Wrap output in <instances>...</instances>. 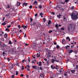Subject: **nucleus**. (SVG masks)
I'll use <instances>...</instances> for the list:
<instances>
[{"label": "nucleus", "instance_id": "nucleus-57", "mask_svg": "<svg viewBox=\"0 0 78 78\" xmlns=\"http://www.w3.org/2000/svg\"><path fill=\"white\" fill-rule=\"evenodd\" d=\"M69 37H66V39H69Z\"/></svg>", "mask_w": 78, "mask_h": 78}, {"label": "nucleus", "instance_id": "nucleus-62", "mask_svg": "<svg viewBox=\"0 0 78 78\" xmlns=\"http://www.w3.org/2000/svg\"><path fill=\"white\" fill-rule=\"evenodd\" d=\"M62 72V71L61 70V69H60V71H59V72Z\"/></svg>", "mask_w": 78, "mask_h": 78}, {"label": "nucleus", "instance_id": "nucleus-27", "mask_svg": "<svg viewBox=\"0 0 78 78\" xmlns=\"http://www.w3.org/2000/svg\"><path fill=\"white\" fill-rule=\"evenodd\" d=\"M24 69V67L23 66H22V69L21 70H23Z\"/></svg>", "mask_w": 78, "mask_h": 78}, {"label": "nucleus", "instance_id": "nucleus-34", "mask_svg": "<svg viewBox=\"0 0 78 78\" xmlns=\"http://www.w3.org/2000/svg\"><path fill=\"white\" fill-rule=\"evenodd\" d=\"M55 61L56 62H59V60H57V59L56 60H55Z\"/></svg>", "mask_w": 78, "mask_h": 78}, {"label": "nucleus", "instance_id": "nucleus-38", "mask_svg": "<svg viewBox=\"0 0 78 78\" xmlns=\"http://www.w3.org/2000/svg\"><path fill=\"white\" fill-rule=\"evenodd\" d=\"M77 52V51H74V53H75V54H76Z\"/></svg>", "mask_w": 78, "mask_h": 78}, {"label": "nucleus", "instance_id": "nucleus-35", "mask_svg": "<svg viewBox=\"0 0 78 78\" xmlns=\"http://www.w3.org/2000/svg\"><path fill=\"white\" fill-rule=\"evenodd\" d=\"M44 61H47V59H46L45 58H44Z\"/></svg>", "mask_w": 78, "mask_h": 78}, {"label": "nucleus", "instance_id": "nucleus-40", "mask_svg": "<svg viewBox=\"0 0 78 78\" xmlns=\"http://www.w3.org/2000/svg\"><path fill=\"white\" fill-rule=\"evenodd\" d=\"M7 6H7V8H9V7H9V5H7Z\"/></svg>", "mask_w": 78, "mask_h": 78}, {"label": "nucleus", "instance_id": "nucleus-13", "mask_svg": "<svg viewBox=\"0 0 78 78\" xmlns=\"http://www.w3.org/2000/svg\"><path fill=\"white\" fill-rule=\"evenodd\" d=\"M3 55L4 56H5V55H7L5 52H3Z\"/></svg>", "mask_w": 78, "mask_h": 78}, {"label": "nucleus", "instance_id": "nucleus-37", "mask_svg": "<svg viewBox=\"0 0 78 78\" xmlns=\"http://www.w3.org/2000/svg\"><path fill=\"white\" fill-rule=\"evenodd\" d=\"M51 14H53V15H55V12H51Z\"/></svg>", "mask_w": 78, "mask_h": 78}, {"label": "nucleus", "instance_id": "nucleus-33", "mask_svg": "<svg viewBox=\"0 0 78 78\" xmlns=\"http://www.w3.org/2000/svg\"><path fill=\"white\" fill-rule=\"evenodd\" d=\"M35 17H37V14H36L34 15Z\"/></svg>", "mask_w": 78, "mask_h": 78}, {"label": "nucleus", "instance_id": "nucleus-52", "mask_svg": "<svg viewBox=\"0 0 78 78\" xmlns=\"http://www.w3.org/2000/svg\"><path fill=\"white\" fill-rule=\"evenodd\" d=\"M58 16L59 17H61V16H62L61 15V14H59V15H58Z\"/></svg>", "mask_w": 78, "mask_h": 78}, {"label": "nucleus", "instance_id": "nucleus-55", "mask_svg": "<svg viewBox=\"0 0 78 78\" xmlns=\"http://www.w3.org/2000/svg\"><path fill=\"white\" fill-rule=\"evenodd\" d=\"M56 58H54V61H55L56 60Z\"/></svg>", "mask_w": 78, "mask_h": 78}, {"label": "nucleus", "instance_id": "nucleus-6", "mask_svg": "<svg viewBox=\"0 0 78 78\" xmlns=\"http://www.w3.org/2000/svg\"><path fill=\"white\" fill-rule=\"evenodd\" d=\"M27 4H27V3H23V5H25V6H27Z\"/></svg>", "mask_w": 78, "mask_h": 78}, {"label": "nucleus", "instance_id": "nucleus-20", "mask_svg": "<svg viewBox=\"0 0 78 78\" xmlns=\"http://www.w3.org/2000/svg\"><path fill=\"white\" fill-rule=\"evenodd\" d=\"M5 30L6 31H9V29L8 28H7L5 29Z\"/></svg>", "mask_w": 78, "mask_h": 78}, {"label": "nucleus", "instance_id": "nucleus-49", "mask_svg": "<svg viewBox=\"0 0 78 78\" xmlns=\"http://www.w3.org/2000/svg\"><path fill=\"white\" fill-rule=\"evenodd\" d=\"M71 72H72V73H74L73 72V70H72L71 71Z\"/></svg>", "mask_w": 78, "mask_h": 78}, {"label": "nucleus", "instance_id": "nucleus-45", "mask_svg": "<svg viewBox=\"0 0 78 78\" xmlns=\"http://www.w3.org/2000/svg\"><path fill=\"white\" fill-rule=\"evenodd\" d=\"M29 66H28V65L27 66V67H28V68H30V66L29 65H28Z\"/></svg>", "mask_w": 78, "mask_h": 78}, {"label": "nucleus", "instance_id": "nucleus-44", "mask_svg": "<svg viewBox=\"0 0 78 78\" xmlns=\"http://www.w3.org/2000/svg\"><path fill=\"white\" fill-rule=\"evenodd\" d=\"M9 16V14H8V15H5V16Z\"/></svg>", "mask_w": 78, "mask_h": 78}, {"label": "nucleus", "instance_id": "nucleus-10", "mask_svg": "<svg viewBox=\"0 0 78 78\" xmlns=\"http://www.w3.org/2000/svg\"><path fill=\"white\" fill-rule=\"evenodd\" d=\"M15 51L14 49V48H13L12 49V50L11 51H12V52H14Z\"/></svg>", "mask_w": 78, "mask_h": 78}, {"label": "nucleus", "instance_id": "nucleus-14", "mask_svg": "<svg viewBox=\"0 0 78 78\" xmlns=\"http://www.w3.org/2000/svg\"><path fill=\"white\" fill-rule=\"evenodd\" d=\"M51 23V20H49L48 23V24H50Z\"/></svg>", "mask_w": 78, "mask_h": 78}, {"label": "nucleus", "instance_id": "nucleus-5", "mask_svg": "<svg viewBox=\"0 0 78 78\" xmlns=\"http://www.w3.org/2000/svg\"><path fill=\"white\" fill-rule=\"evenodd\" d=\"M20 3L19 2H18V1H17V6H20Z\"/></svg>", "mask_w": 78, "mask_h": 78}, {"label": "nucleus", "instance_id": "nucleus-31", "mask_svg": "<svg viewBox=\"0 0 78 78\" xmlns=\"http://www.w3.org/2000/svg\"><path fill=\"white\" fill-rule=\"evenodd\" d=\"M12 68H14V66H13V65L12 64V66L11 67Z\"/></svg>", "mask_w": 78, "mask_h": 78}, {"label": "nucleus", "instance_id": "nucleus-22", "mask_svg": "<svg viewBox=\"0 0 78 78\" xmlns=\"http://www.w3.org/2000/svg\"><path fill=\"white\" fill-rule=\"evenodd\" d=\"M9 44H12V42L11 41H9Z\"/></svg>", "mask_w": 78, "mask_h": 78}, {"label": "nucleus", "instance_id": "nucleus-23", "mask_svg": "<svg viewBox=\"0 0 78 78\" xmlns=\"http://www.w3.org/2000/svg\"><path fill=\"white\" fill-rule=\"evenodd\" d=\"M34 3H35V5H37V2H36V1H34Z\"/></svg>", "mask_w": 78, "mask_h": 78}, {"label": "nucleus", "instance_id": "nucleus-9", "mask_svg": "<svg viewBox=\"0 0 78 78\" xmlns=\"http://www.w3.org/2000/svg\"><path fill=\"white\" fill-rule=\"evenodd\" d=\"M73 51V50H70V51L69 52V53H72Z\"/></svg>", "mask_w": 78, "mask_h": 78}, {"label": "nucleus", "instance_id": "nucleus-8", "mask_svg": "<svg viewBox=\"0 0 78 78\" xmlns=\"http://www.w3.org/2000/svg\"><path fill=\"white\" fill-rule=\"evenodd\" d=\"M2 25H6V23L5 22H4V23H2Z\"/></svg>", "mask_w": 78, "mask_h": 78}, {"label": "nucleus", "instance_id": "nucleus-59", "mask_svg": "<svg viewBox=\"0 0 78 78\" xmlns=\"http://www.w3.org/2000/svg\"><path fill=\"white\" fill-rule=\"evenodd\" d=\"M64 75L65 76H67V74H66L65 73Z\"/></svg>", "mask_w": 78, "mask_h": 78}, {"label": "nucleus", "instance_id": "nucleus-61", "mask_svg": "<svg viewBox=\"0 0 78 78\" xmlns=\"http://www.w3.org/2000/svg\"><path fill=\"white\" fill-rule=\"evenodd\" d=\"M54 44H55V45H56V43H55V42H54Z\"/></svg>", "mask_w": 78, "mask_h": 78}, {"label": "nucleus", "instance_id": "nucleus-50", "mask_svg": "<svg viewBox=\"0 0 78 78\" xmlns=\"http://www.w3.org/2000/svg\"><path fill=\"white\" fill-rule=\"evenodd\" d=\"M57 17H58L59 19H60V16H58V15H57Z\"/></svg>", "mask_w": 78, "mask_h": 78}, {"label": "nucleus", "instance_id": "nucleus-36", "mask_svg": "<svg viewBox=\"0 0 78 78\" xmlns=\"http://www.w3.org/2000/svg\"><path fill=\"white\" fill-rule=\"evenodd\" d=\"M25 61V59H24V60H23L22 61V62H24V61Z\"/></svg>", "mask_w": 78, "mask_h": 78}, {"label": "nucleus", "instance_id": "nucleus-7", "mask_svg": "<svg viewBox=\"0 0 78 78\" xmlns=\"http://www.w3.org/2000/svg\"><path fill=\"white\" fill-rule=\"evenodd\" d=\"M40 14V16H41V17H44V16H43V15H44V14H42V13H41Z\"/></svg>", "mask_w": 78, "mask_h": 78}, {"label": "nucleus", "instance_id": "nucleus-30", "mask_svg": "<svg viewBox=\"0 0 78 78\" xmlns=\"http://www.w3.org/2000/svg\"><path fill=\"white\" fill-rule=\"evenodd\" d=\"M59 48V46L58 45H57V48Z\"/></svg>", "mask_w": 78, "mask_h": 78}, {"label": "nucleus", "instance_id": "nucleus-39", "mask_svg": "<svg viewBox=\"0 0 78 78\" xmlns=\"http://www.w3.org/2000/svg\"><path fill=\"white\" fill-rule=\"evenodd\" d=\"M14 76H15L14 75H12V78H13L14 77Z\"/></svg>", "mask_w": 78, "mask_h": 78}, {"label": "nucleus", "instance_id": "nucleus-1", "mask_svg": "<svg viewBox=\"0 0 78 78\" xmlns=\"http://www.w3.org/2000/svg\"><path fill=\"white\" fill-rule=\"evenodd\" d=\"M75 28V25L72 24L69 25L67 27V30L69 32L73 31H74Z\"/></svg>", "mask_w": 78, "mask_h": 78}, {"label": "nucleus", "instance_id": "nucleus-4", "mask_svg": "<svg viewBox=\"0 0 78 78\" xmlns=\"http://www.w3.org/2000/svg\"><path fill=\"white\" fill-rule=\"evenodd\" d=\"M65 42H66V40L65 39H63L62 41V44H65Z\"/></svg>", "mask_w": 78, "mask_h": 78}, {"label": "nucleus", "instance_id": "nucleus-17", "mask_svg": "<svg viewBox=\"0 0 78 78\" xmlns=\"http://www.w3.org/2000/svg\"><path fill=\"white\" fill-rule=\"evenodd\" d=\"M55 62V60L53 59H52V61H51L52 63H53V62Z\"/></svg>", "mask_w": 78, "mask_h": 78}, {"label": "nucleus", "instance_id": "nucleus-26", "mask_svg": "<svg viewBox=\"0 0 78 78\" xmlns=\"http://www.w3.org/2000/svg\"><path fill=\"white\" fill-rule=\"evenodd\" d=\"M43 20H44V22H45V21H46V20L45 18L43 19Z\"/></svg>", "mask_w": 78, "mask_h": 78}, {"label": "nucleus", "instance_id": "nucleus-11", "mask_svg": "<svg viewBox=\"0 0 78 78\" xmlns=\"http://www.w3.org/2000/svg\"><path fill=\"white\" fill-rule=\"evenodd\" d=\"M32 68H33V69H36V66H33Z\"/></svg>", "mask_w": 78, "mask_h": 78}, {"label": "nucleus", "instance_id": "nucleus-51", "mask_svg": "<svg viewBox=\"0 0 78 78\" xmlns=\"http://www.w3.org/2000/svg\"><path fill=\"white\" fill-rule=\"evenodd\" d=\"M27 37V35L26 34H25L24 35V37Z\"/></svg>", "mask_w": 78, "mask_h": 78}, {"label": "nucleus", "instance_id": "nucleus-42", "mask_svg": "<svg viewBox=\"0 0 78 78\" xmlns=\"http://www.w3.org/2000/svg\"><path fill=\"white\" fill-rule=\"evenodd\" d=\"M52 31L51 30L49 32V33H50H50H52Z\"/></svg>", "mask_w": 78, "mask_h": 78}, {"label": "nucleus", "instance_id": "nucleus-29", "mask_svg": "<svg viewBox=\"0 0 78 78\" xmlns=\"http://www.w3.org/2000/svg\"><path fill=\"white\" fill-rule=\"evenodd\" d=\"M11 27V25H9V26H7V28H10Z\"/></svg>", "mask_w": 78, "mask_h": 78}, {"label": "nucleus", "instance_id": "nucleus-15", "mask_svg": "<svg viewBox=\"0 0 78 78\" xmlns=\"http://www.w3.org/2000/svg\"><path fill=\"white\" fill-rule=\"evenodd\" d=\"M39 8L40 9H41L42 8V5H40L38 6Z\"/></svg>", "mask_w": 78, "mask_h": 78}, {"label": "nucleus", "instance_id": "nucleus-43", "mask_svg": "<svg viewBox=\"0 0 78 78\" xmlns=\"http://www.w3.org/2000/svg\"><path fill=\"white\" fill-rule=\"evenodd\" d=\"M18 28H20V25H19L18 26Z\"/></svg>", "mask_w": 78, "mask_h": 78}, {"label": "nucleus", "instance_id": "nucleus-58", "mask_svg": "<svg viewBox=\"0 0 78 78\" xmlns=\"http://www.w3.org/2000/svg\"><path fill=\"white\" fill-rule=\"evenodd\" d=\"M24 27H25V26H24V25H23L22 26V28H24Z\"/></svg>", "mask_w": 78, "mask_h": 78}, {"label": "nucleus", "instance_id": "nucleus-19", "mask_svg": "<svg viewBox=\"0 0 78 78\" xmlns=\"http://www.w3.org/2000/svg\"><path fill=\"white\" fill-rule=\"evenodd\" d=\"M4 36H6L5 37V38H6V37H7V36H8V35H7V34H5V35Z\"/></svg>", "mask_w": 78, "mask_h": 78}, {"label": "nucleus", "instance_id": "nucleus-25", "mask_svg": "<svg viewBox=\"0 0 78 78\" xmlns=\"http://www.w3.org/2000/svg\"><path fill=\"white\" fill-rule=\"evenodd\" d=\"M32 20H33V19H32V18H31L30 19V22H32Z\"/></svg>", "mask_w": 78, "mask_h": 78}, {"label": "nucleus", "instance_id": "nucleus-2", "mask_svg": "<svg viewBox=\"0 0 78 78\" xmlns=\"http://www.w3.org/2000/svg\"><path fill=\"white\" fill-rule=\"evenodd\" d=\"M78 13H77V12H75L73 13L72 14L71 16L73 19H74V20H75V19H78Z\"/></svg>", "mask_w": 78, "mask_h": 78}, {"label": "nucleus", "instance_id": "nucleus-53", "mask_svg": "<svg viewBox=\"0 0 78 78\" xmlns=\"http://www.w3.org/2000/svg\"><path fill=\"white\" fill-rule=\"evenodd\" d=\"M13 33H17V32L15 31V32H13Z\"/></svg>", "mask_w": 78, "mask_h": 78}, {"label": "nucleus", "instance_id": "nucleus-12", "mask_svg": "<svg viewBox=\"0 0 78 78\" xmlns=\"http://www.w3.org/2000/svg\"><path fill=\"white\" fill-rule=\"evenodd\" d=\"M39 66H41V62H39Z\"/></svg>", "mask_w": 78, "mask_h": 78}, {"label": "nucleus", "instance_id": "nucleus-18", "mask_svg": "<svg viewBox=\"0 0 78 78\" xmlns=\"http://www.w3.org/2000/svg\"><path fill=\"white\" fill-rule=\"evenodd\" d=\"M69 0H65V2L66 3H67V2H69Z\"/></svg>", "mask_w": 78, "mask_h": 78}, {"label": "nucleus", "instance_id": "nucleus-64", "mask_svg": "<svg viewBox=\"0 0 78 78\" xmlns=\"http://www.w3.org/2000/svg\"><path fill=\"white\" fill-rule=\"evenodd\" d=\"M77 3L78 4V0H77Z\"/></svg>", "mask_w": 78, "mask_h": 78}, {"label": "nucleus", "instance_id": "nucleus-24", "mask_svg": "<svg viewBox=\"0 0 78 78\" xmlns=\"http://www.w3.org/2000/svg\"><path fill=\"white\" fill-rule=\"evenodd\" d=\"M18 75V72L16 71V75Z\"/></svg>", "mask_w": 78, "mask_h": 78}, {"label": "nucleus", "instance_id": "nucleus-46", "mask_svg": "<svg viewBox=\"0 0 78 78\" xmlns=\"http://www.w3.org/2000/svg\"><path fill=\"white\" fill-rule=\"evenodd\" d=\"M20 76L22 77V76H23V74H22L21 75H20Z\"/></svg>", "mask_w": 78, "mask_h": 78}, {"label": "nucleus", "instance_id": "nucleus-63", "mask_svg": "<svg viewBox=\"0 0 78 78\" xmlns=\"http://www.w3.org/2000/svg\"><path fill=\"white\" fill-rule=\"evenodd\" d=\"M28 75H27L26 76V77H27V78H28Z\"/></svg>", "mask_w": 78, "mask_h": 78}, {"label": "nucleus", "instance_id": "nucleus-21", "mask_svg": "<svg viewBox=\"0 0 78 78\" xmlns=\"http://www.w3.org/2000/svg\"><path fill=\"white\" fill-rule=\"evenodd\" d=\"M36 24V23L35 22H34L33 23V25H35Z\"/></svg>", "mask_w": 78, "mask_h": 78}, {"label": "nucleus", "instance_id": "nucleus-3", "mask_svg": "<svg viewBox=\"0 0 78 78\" xmlns=\"http://www.w3.org/2000/svg\"><path fill=\"white\" fill-rule=\"evenodd\" d=\"M44 73L43 74L40 73V78H44Z\"/></svg>", "mask_w": 78, "mask_h": 78}, {"label": "nucleus", "instance_id": "nucleus-28", "mask_svg": "<svg viewBox=\"0 0 78 78\" xmlns=\"http://www.w3.org/2000/svg\"><path fill=\"white\" fill-rule=\"evenodd\" d=\"M29 8L30 9H31L32 8V5H30L29 6Z\"/></svg>", "mask_w": 78, "mask_h": 78}, {"label": "nucleus", "instance_id": "nucleus-41", "mask_svg": "<svg viewBox=\"0 0 78 78\" xmlns=\"http://www.w3.org/2000/svg\"><path fill=\"white\" fill-rule=\"evenodd\" d=\"M71 9H74V7H72Z\"/></svg>", "mask_w": 78, "mask_h": 78}, {"label": "nucleus", "instance_id": "nucleus-60", "mask_svg": "<svg viewBox=\"0 0 78 78\" xmlns=\"http://www.w3.org/2000/svg\"><path fill=\"white\" fill-rule=\"evenodd\" d=\"M67 47H70V46L69 45H67L66 46Z\"/></svg>", "mask_w": 78, "mask_h": 78}, {"label": "nucleus", "instance_id": "nucleus-32", "mask_svg": "<svg viewBox=\"0 0 78 78\" xmlns=\"http://www.w3.org/2000/svg\"><path fill=\"white\" fill-rule=\"evenodd\" d=\"M40 70H42L43 69H42V67H40Z\"/></svg>", "mask_w": 78, "mask_h": 78}, {"label": "nucleus", "instance_id": "nucleus-47", "mask_svg": "<svg viewBox=\"0 0 78 78\" xmlns=\"http://www.w3.org/2000/svg\"><path fill=\"white\" fill-rule=\"evenodd\" d=\"M9 59V58H7L8 60H8V61H10V59Z\"/></svg>", "mask_w": 78, "mask_h": 78}, {"label": "nucleus", "instance_id": "nucleus-16", "mask_svg": "<svg viewBox=\"0 0 78 78\" xmlns=\"http://www.w3.org/2000/svg\"><path fill=\"white\" fill-rule=\"evenodd\" d=\"M58 25H55V27L57 28V29H58Z\"/></svg>", "mask_w": 78, "mask_h": 78}, {"label": "nucleus", "instance_id": "nucleus-56", "mask_svg": "<svg viewBox=\"0 0 78 78\" xmlns=\"http://www.w3.org/2000/svg\"><path fill=\"white\" fill-rule=\"evenodd\" d=\"M27 70H28L29 71H30V69H28V68H27Z\"/></svg>", "mask_w": 78, "mask_h": 78}, {"label": "nucleus", "instance_id": "nucleus-54", "mask_svg": "<svg viewBox=\"0 0 78 78\" xmlns=\"http://www.w3.org/2000/svg\"><path fill=\"white\" fill-rule=\"evenodd\" d=\"M47 61V63L48 64V62H49V61Z\"/></svg>", "mask_w": 78, "mask_h": 78}, {"label": "nucleus", "instance_id": "nucleus-48", "mask_svg": "<svg viewBox=\"0 0 78 78\" xmlns=\"http://www.w3.org/2000/svg\"><path fill=\"white\" fill-rule=\"evenodd\" d=\"M61 30H64V28H62Z\"/></svg>", "mask_w": 78, "mask_h": 78}]
</instances>
